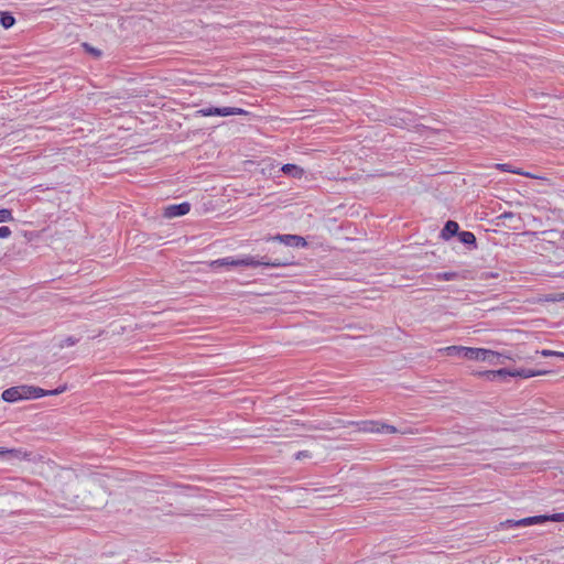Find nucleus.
Wrapping results in <instances>:
<instances>
[{
    "instance_id": "f257e3e1",
    "label": "nucleus",
    "mask_w": 564,
    "mask_h": 564,
    "mask_svg": "<svg viewBox=\"0 0 564 564\" xmlns=\"http://www.w3.org/2000/svg\"><path fill=\"white\" fill-rule=\"evenodd\" d=\"M66 384L59 386L54 390H44L39 387L22 384L6 389L2 392L1 398L3 401L12 403L20 400L39 399L46 395H57L66 391Z\"/></svg>"
},
{
    "instance_id": "f03ea898",
    "label": "nucleus",
    "mask_w": 564,
    "mask_h": 564,
    "mask_svg": "<svg viewBox=\"0 0 564 564\" xmlns=\"http://www.w3.org/2000/svg\"><path fill=\"white\" fill-rule=\"evenodd\" d=\"M286 263L285 262H281V261H270V260H265L264 258H262L261 260H258L256 259L254 257H251V256H247L245 258H241V259H231V258H223V259H217V260H214L210 262V267L212 268H219V267H226V265H232V267H260V265H264V267H281V265H285Z\"/></svg>"
},
{
    "instance_id": "7ed1b4c3",
    "label": "nucleus",
    "mask_w": 564,
    "mask_h": 564,
    "mask_svg": "<svg viewBox=\"0 0 564 564\" xmlns=\"http://www.w3.org/2000/svg\"><path fill=\"white\" fill-rule=\"evenodd\" d=\"M544 373H546V371H535V370H531V369H518V370L499 369V370H487V371L478 372L479 376H484L490 380L495 379L496 377H505V376L531 378V377L541 376Z\"/></svg>"
},
{
    "instance_id": "20e7f679",
    "label": "nucleus",
    "mask_w": 564,
    "mask_h": 564,
    "mask_svg": "<svg viewBox=\"0 0 564 564\" xmlns=\"http://www.w3.org/2000/svg\"><path fill=\"white\" fill-rule=\"evenodd\" d=\"M196 113L203 116V117H210V116H220V117H228V116H236V115H247L248 112L243 110L242 108L238 107H204L196 111Z\"/></svg>"
},
{
    "instance_id": "39448f33",
    "label": "nucleus",
    "mask_w": 564,
    "mask_h": 564,
    "mask_svg": "<svg viewBox=\"0 0 564 564\" xmlns=\"http://www.w3.org/2000/svg\"><path fill=\"white\" fill-rule=\"evenodd\" d=\"M545 521H551L550 516H534V517H528L520 520H507L505 522H501V527H529L538 523H542Z\"/></svg>"
},
{
    "instance_id": "423d86ee",
    "label": "nucleus",
    "mask_w": 564,
    "mask_h": 564,
    "mask_svg": "<svg viewBox=\"0 0 564 564\" xmlns=\"http://www.w3.org/2000/svg\"><path fill=\"white\" fill-rule=\"evenodd\" d=\"M191 210V204L187 202L177 204V205H170L165 207L164 209V216L166 218H173L186 215Z\"/></svg>"
},
{
    "instance_id": "0eeeda50",
    "label": "nucleus",
    "mask_w": 564,
    "mask_h": 564,
    "mask_svg": "<svg viewBox=\"0 0 564 564\" xmlns=\"http://www.w3.org/2000/svg\"><path fill=\"white\" fill-rule=\"evenodd\" d=\"M272 239L279 240L280 242L296 248H303L306 246V241L303 237L297 235H276Z\"/></svg>"
},
{
    "instance_id": "6e6552de",
    "label": "nucleus",
    "mask_w": 564,
    "mask_h": 564,
    "mask_svg": "<svg viewBox=\"0 0 564 564\" xmlns=\"http://www.w3.org/2000/svg\"><path fill=\"white\" fill-rule=\"evenodd\" d=\"M420 137L425 139L440 138L446 139L447 132L445 130H440L435 128L422 127L420 129Z\"/></svg>"
},
{
    "instance_id": "1a4fd4ad",
    "label": "nucleus",
    "mask_w": 564,
    "mask_h": 564,
    "mask_svg": "<svg viewBox=\"0 0 564 564\" xmlns=\"http://www.w3.org/2000/svg\"><path fill=\"white\" fill-rule=\"evenodd\" d=\"M458 229H459V226L456 221L448 220L441 231V237L445 240H448L449 238H452L453 236H455L459 232Z\"/></svg>"
},
{
    "instance_id": "9d476101",
    "label": "nucleus",
    "mask_w": 564,
    "mask_h": 564,
    "mask_svg": "<svg viewBox=\"0 0 564 564\" xmlns=\"http://www.w3.org/2000/svg\"><path fill=\"white\" fill-rule=\"evenodd\" d=\"M464 358L469 359V360L486 359V349L485 348L466 347Z\"/></svg>"
},
{
    "instance_id": "9b49d317",
    "label": "nucleus",
    "mask_w": 564,
    "mask_h": 564,
    "mask_svg": "<svg viewBox=\"0 0 564 564\" xmlns=\"http://www.w3.org/2000/svg\"><path fill=\"white\" fill-rule=\"evenodd\" d=\"M78 480L76 476L70 475V479L66 484V488L62 489V492L64 495V499L75 503L76 501L70 498V494L77 489Z\"/></svg>"
},
{
    "instance_id": "f8f14e48",
    "label": "nucleus",
    "mask_w": 564,
    "mask_h": 564,
    "mask_svg": "<svg viewBox=\"0 0 564 564\" xmlns=\"http://www.w3.org/2000/svg\"><path fill=\"white\" fill-rule=\"evenodd\" d=\"M4 455H9L11 458L19 459V460H30L31 459V453H28L21 448H12L8 449L4 448Z\"/></svg>"
},
{
    "instance_id": "ddd939ff",
    "label": "nucleus",
    "mask_w": 564,
    "mask_h": 564,
    "mask_svg": "<svg viewBox=\"0 0 564 564\" xmlns=\"http://www.w3.org/2000/svg\"><path fill=\"white\" fill-rule=\"evenodd\" d=\"M502 354L486 349V359H481V361H486L490 365H500L503 364Z\"/></svg>"
},
{
    "instance_id": "4468645a",
    "label": "nucleus",
    "mask_w": 564,
    "mask_h": 564,
    "mask_svg": "<svg viewBox=\"0 0 564 564\" xmlns=\"http://www.w3.org/2000/svg\"><path fill=\"white\" fill-rule=\"evenodd\" d=\"M281 171L286 174V175H291L293 177H301L303 175V170L295 165V164H284L282 167H281Z\"/></svg>"
},
{
    "instance_id": "2eb2a0df",
    "label": "nucleus",
    "mask_w": 564,
    "mask_h": 564,
    "mask_svg": "<svg viewBox=\"0 0 564 564\" xmlns=\"http://www.w3.org/2000/svg\"><path fill=\"white\" fill-rule=\"evenodd\" d=\"M458 239L464 245H473L476 246V237L470 231H460L457 234Z\"/></svg>"
},
{
    "instance_id": "dca6fc26",
    "label": "nucleus",
    "mask_w": 564,
    "mask_h": 564,
    "mask_svg": "<svg viewBox=\"0 0 564 564\" xmlns=\"http://www.w3.org/2000/svg\"><path fill=\"white\" fill-rule=\"evenodd\" d=\"M15 23L14 17L9 12H0V24L4 29H10Z\"/></svg>"
},
{
    "instance_id": "f3484780",
    "label": "nucleus",
    "mask_w": 564,
    "mask_h": 564,
    "mask_svg": "<svg viewBox=\"0 0 564 564\" xmlns=\"http://www.w3.org/2000/svg\"><path fill=\"white\" fill-rule=\"evenodd\" d=\"M465 348L466 347H464V346H448V347L444 348V352L447 356L464 357L465 356Z\"/></svg>"
},
{
    "instance_id": "a211bd4d",
    "label": "nucleus",
    "mask_w": 564,
    "mask_h": 564,
    "mask_svg": "<svg viewBox=\"0 0 564 564\" xmlns=\"http://www.w3.org/2000/svg\"><path fill=\"white\" fill-rule=\"evenodd\" d=\"M458 276L456 272H441L436 274L437 280L442 281H452L455 280Z\"/></svg>"
},
{
    "instance_id": "6ab92c4d",
    "label": "nucleus",
    "mask_w": 564,
    "mask_h": 564,
    "mask_svg": "<svg viewBox=\"0 0 564 564\" xmlns=\"http://www.w3.org/2000/svg\"><path fill=\"white\" fill-rule=\"evenodd\" d=\"M13 220L12 212L7 208L0 209V223H7Z\"/></svg>"
},
{
    "instance_id": "aec40b11",
    "label": "nucleus",
    "mask_w": 564,
    "mask_h": 564,
    "mask_svg": "<svg viewBox=\"0 0 564 564\" xmlns=\"http://www.w3.org/2000/svg\"><path fill=\"white\" fill-rule=\"evenodd\" d=\"M84 48L86 52L90 53L91 55H94L95 57H100L101 56V51L98 50V48H95L93 46H90L89 44L87 43H84L83 44Z\"/></svg>"
},
{
    "instance_id": "412c9836",
    "label": "nucleus",
    "mask_w": 564,
    "mask_h": 564,
    "mask_svg": "<svg viewBox=\"0 0 564 564\" xmlns=\"http://www.w3.org/2000/svg\"><path fill=\"white\" fill-rule=\"evenodd\" d=\"M541 355L544 356V357H550V356L564 357L563 352H558V351H554V350H547V349L542 350Z\"/></svg>"
},
{
    "instance_id": "4be33fe9",
    "label": "nucleus",
    "mask_w": 564,
    "mask_h": 564,
    "mask_svg": "<svg viewBox=\"0 0 564 564\" xmlns=\"http://www.w3.org/2000/svg\"><path fill=\"white\" fill-rule=\"evenodd\" d=\"M76 343H77V339H76V338H74V337H67V338H65V339L62 341L61 347H65V346L69 347V346L75 345Z\"/></svg>"
},
{
    "instance_id": "5701e85b",
    "label": "nucleus",
    "mask_w": 564,
    "mask_h": 564,
    "mask_svg": "<svg viewBox=\"0 0 564 564\" xmlns=\"http://www.w3.org/2000/svg\"><path fill=\"white\" fill-rule=\"evenodd\" d=\"M11 235V229L8 226L0 227V238H8Z\"/></svg>"
},
{
    "instance_id": "b1692460",
    "label": "nucleus",
    "mask_w": 564,
    "mask_h": 564,
    "mask_svg": "<svg viewBox=\"0 0 564 564\" xmlns=\"http://www.w3.org/2000/svg\"><path fill=\"white\" fill-rule=\"evenodd\" d=\"M376 431L377 432L382 431V432H386V433H395L397 429L394 426H392V425L383 424L381 426V430L377 429Z\"/></svg>"
},
{
    "instance_id": "393cba45",
    "label": "nucleus",
    "mask_w": 564,
    "mask_h": 564,
    "mask_svg": "<svg viewBox=\"0 0 564 564\" xmlns=\"http://www.w3.org/2000/svg\"><path fill=\"white\" fill-rule=\"evenodd\" d=\"M310 457H311V453L308 451H300L295 455L296 459H303V458H310Z\"/></svg>"
},
{
    "instance_id": "a878e982",
    "label": "nucleus",
    "mask_w": 564,
    "mask_h": 564,
    "mask_svg": "<svg viewBox=\"0 0 564 564\" xmlns=\"http://www.w3.org/2000/svg\"><path fill=\"white\" fill-rule=\"evenodd\" d=\"M550 520L554 522L564 521V513H554L550 516Z\"/></svg>"
},
{
    "instance_id": "bb28decb",
    "label": "nucleus",
    "mask_w": 564,
    "mask_h": 564,
    "mask_svg": "<svg viewBox=\"0 0 564 564\" xmlns=\"http://www.w3.org/2000/svg\"><path fill=\"white\" fill-rule=\"evenodd\" d=\"M498 167L500 170H502V171H506V172H512V173H516V174H522L519 171L511 170L508 164H498Z\"/></svg>"
},
{
    "instance_id": "cd10ccee",
    "label": "nucleus",
    "mask_w": 564,
    "mask_h": 564,
    "mask_svg": "<svg viewBox=\"0 0 564 564\" xmlns=\"http://www.w3.org/2000/svg\"><path fill=\"white\" fill-rule=\"evenodd\" d=\"M514 217V214L511 212H505L499 216L500 219H511Z\"/></svg>"
},
{
    "instance_id": "c85d7f7f",
    "label": "nucleus",
    "mask_w": 564,
    "mask_h": 564,
    "mask_svg": "<svg viewBox=\"0 0 564 564\" xmlns=\"http://www.w3.org/2000/svg\"><path fill=\"white\" fill-rule=\"evenodd\" d=\"M290 430H291V429H290V427H288V426H285V427H282V426H281V427H275V429H274V431H276V432H282L285 436H288V435H289V431H290Z\"/></svg>"
},
{
    "instance_id": "c756f323",
    "label": "nucleus",
    "mask_w": 564,
    "mask_h": 564,
    "mask_svg": "<svg viewBox=\"0 0 564 564\" xmlns=\"http://www.w3.org/2000/svg\"><path fill=\"white\" fill-rule=\"evenodd\" d=\"M400 120H401V123H399V122H397V121H395L393 124H395V126H400V127H402V128H408V123H406V121H405V118H401Z\"/></svg>"
},
{
    "instance_id": "7c9ffc66",
    "label": "nucleus",
    "mask_w": 564,
    "mask_h": 564,
    "mask_svg": "<svg viewBox=\"0 0 564 564\" xmlns=\"http://www.w3.org/2000/svg\"><path fill=\"white\" fill-rule=\"evenodd\" d=\"M553 300H554V301H564V292H563V293L557 294Z\"/></svg>"
},
{
    "instance_id": "2f4dec72",
    "label": "nucleus",
    "mask_w": 564,
    "mask_h": 564,
    "mask_svg": "<svg viewBox=\"0 0 564 564\" xmlns=\"http://www.w3.org/2000/svg\"><path fill=\"white\" fill-rule=\"evenodd\" d=\"M0 455H4V447H0Z\"/></svg>"
},
{
    "instance_id": "473e14b6",
    "label": "nucleus",
    "mask_w": 564,
    "mask_h": 564,
    "mask_svg": "<svg viewBox=\"0 0 564 564\" xmlns=\"http://www.w3.org/2000/svg\"><path fill=\"white\" fill-rule=\"evenodd\" d=\"M290 424H292V425H299V422H297V421H292Z\"/></svg>"
},
{
    "instance_id": "72a5a7b5",
    "label": "nucleus",
    "mask_w": 564,
    "mask_h": 564,
    "mask_svg": "<svg viewBox=\"0 0 564 564\" xmlns=\"http://www.w3.org/2000/svg\"><path fill=\"white\" fill-rule=\"evenodd\" d=\"M308 430H315L316 427L312 426V425H308L307 426Z\"/></svg>"
}]
</instances>
